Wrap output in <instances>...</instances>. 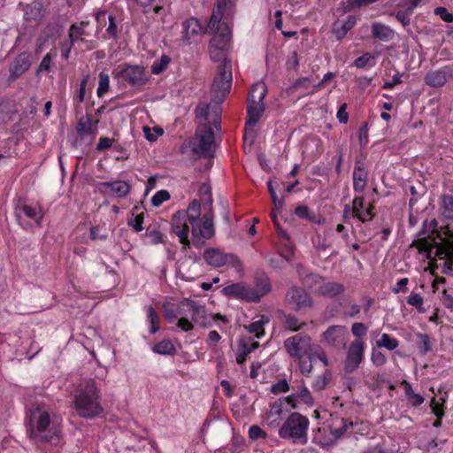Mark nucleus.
<instances>
[{
  "label": "nucleus",
  "instance_id": "nucleus-14",
  "mask_svg": "<svg viewBox=\"0 0 453 453\" xmlns=\"http://www.w3.org/2000/svg\"><path fill=\"white\" fill-rule=\"evenodd\" d=\"M323 335L326 344L335 349H345L349 341V332L344 326H330Z\"/></svg>",
  "mask_w": 453,
  "mask_h": 453
},
{
  "label": "nucleus",
  "instance_id": "nucleus-57",
  "mask_svg": "<svg viewBox=\"0 0 453 453\" xmlns=\"http://www.w3.org/2000/svg\"><path fill=\"white\" fill-rule=\"evenodd\" d=\"M407 303H408V304L415 307L418 310V311H419V312L425 311V309L423 307V303H424L423 298L419 294L411 293L407 297Z\"/></svg>",
  "mask_w": 453,
  "mask_h": 453
},
{
  "label": "nucleus",
  "instance_id": "nucleus-46",
  "mask_svg": "<svg viewBox=\"0 0 453 453\" xmlns=\"http://www.w3.org/2000/svg\"><path fill=\"white\" fill-rule=\"evenodd\" d=\"M441 211L444 218L453 219V196L443 195L441 198Z\"/></svg>",
  "mask_w": 453,
  "mask_h": 453
},
{
  "label": "nucleus",
  "instance_id": "nucleus-49",
  "mask_svg": "<svg viewBox=\"0 0 453 453\" xmlns=\"http://www.w3.org/2000/svg\"><path fill=\"white\" fill-rule=\"evenodd\" d=\"M172 59L167 55H162L160 58L156 59L151 65V73L153 74H159L166 70Z\"/></svg>",
  "mask_w": 453,
  "mask_h": 453
},
{
  "label": "nucleus",
  "instance_id": "nucleus-39",
  "mask_svg": "<svg viewBox=\"0 0 453 453\" xmlns=\"http://www.w3.org/2000/svg\"><path fill=\"white\" fill-rule=\"evenodd\" d=\"M376 55L365 52L362 56L356 58L352 64L358 69H369L376 65Z\"/></svg>",
  "mask_w": 453,
  "mask_h": 453
},
{
  "label": "nucleus",
  "instance_id": "nucleus-9",
  "mask_svg": "<svg viewBox=\"0 0 453 453\" xmlns=\"http://www.w3.org/2000/svg\"><path fill=\"white\" fill-rule=\"evenodd\" d=\"M284 348L291 357L303 358L312 351L311 338L305 333L296 334L284 341Z\"/></svg>",
  "mask_w": 453,
  "mask_h": 453
},
{
  "label": "nucleus",
  "instance_id": "nucleus-60",
  "mask_svg": "<svg viewBox=\"0 0 453 453\" xmlns=\"http://www.w3.org/2000/svg\"><path fill=\"white\" fill-rule=\"evenodd\" d=\"M299 360V368L303 375L308 376L311 371H312V359L311 357L309 355L308 357H305L303 358L298 359Z\"/></svg>",
  "mask_w": 453,
  "mask_h": 453
},
{
  "label": "nucleus",
  "instance_id": "nucleus-51",
  "mask_svg": "<svg viewBox=\"0 0 453 453\" xmlns=\"http://www.w3.org/2000/svg\"><path fill=\"white\" fill-rule=\"evenodd\" d=\"M341 306L342 308L343 314L349 318L357 317L361 311V307L358 304L352 303L348 300L342 303Z\"/></svg>",
  "mask_w": 453,
  "mask_h": 453
},
{
  "label": "nucleus",
  "instance_id": "nucleus-35",
  "mask_svg": "<svg viewBox=\"0 0 453 453\" xmlns=\"http://www.w3.org/2000/svg\"><path fill=\"white\" fill-rule=\"evenodd\" d=\"M147 318L146 322L149 324V331L151 334H155L160 329L159 316L152 305L145 306L144 308Z\"/></svg>",
  "mask_w": 453,
  "mask_h": 453
},
{
  "label": "nucleus",
  "instance_id": "nucleus-33",
  "mask_svg": "<svg viewBox=\"0 0 453 453\" xmlns=\"http://www.w3.org/2000/svg\"><path fill=\"white\" fill-rule=\"evenodd\" d=\"M200 210H201V205H200L199 201L193 200L189 203V205L188 207V211H185L188 214V219L189 225L192 227V230H191L192 234H197V229H196V225H197V220L199 219V217L201 214Z\"/></svg>",
  "mask_w": 453,
  "mask_h": 453
},
{
  "label": "nucleus",
  "instance_id": "nucleus-37",
  "mask_svg": "<svg viewBox=\"0 0 453 453\" xmlns=\"http://www.w3.org/2000/svg\"><path fill=\"white\" fill-rule=\"evenodd\" d=\"M320 295L327 297H334L345 291V287L338 282H326L319 288Z\"/></svg>",
  "mask_w": 453,
  "mask_h": 453
},
{
  "label": "nucleus",
  "instance_id": "nucleus-18",
  "mask_svg": "<svg viewBox=\"0 0 453 453\" xmlns=\"http://www.w3.org/2000/svg\"><path fill=\"white\" fill-rule=\"evenodd\" d=\"M31 66V54L27 51L20 52L9 66V81H15L21 77Z\"/></svg>",
  "mask_w": 453,
  "mask_h": 453
},
{
  "label": "nucleus",
  "instance_id": "nucleus-32",
  "mask_svg": "<svg viewBox=\"0 0 453 453\" xmlns=\"http://www.w3.org/2000/svg\"><path fill=\"white\" fill-rule=\"evenodd\" d=\"M401 386L404 390L405 397L407 398L409 403L412 407H418L424 403V396L421 395L420 394L415 393L414 390L412 389L411 384L409 381L403 380L401 382Z\"/></svg>",
  "mask_w": 453,
  "mask_h": 453
},
{
  "label": "nucleus",
  "instance_id": "nucleus-12",
  "mask_svg": "<svg viewBox=\"0 0 453 453\" xmlns=\"http://www.w3.org/2000/svg\"><path fill=\"white\" fill-rule=\"evenodd\" d=\"M93 35V29L90 26L89 20H81V22L73 23L68 29V37L73 41L78 42H81L88 44V49L91 50L97 46L95 40H90L88 37Z\"/></svg>",
  "mask_w": 453,
  "mask_h": 453
},
{
  "label": "nucleus",
  "instance_id": "nucleus-34",
  "mask_svg": "<svg viewBox=\"0 0 453 453\" xmlns=\"http://www.w3.org/2000/svg\"><path fill=\"white\" fill-rule=\"evenodd\" d=\"M265 111L264 103L249 101L247 105L248 119L247 124L255 125L261 118Z\"/></svg>",
  "mask_w": 453,
  "mask_h": 453
},
{
  "label": "nucleus",
  "instance_id": "nucleus-55",
  "mask_svg": "<svg viewBox=\"0 0 453 453\" xmlns=\"http://www.w3.org/2000/svg\"><path fill=\"white\" fill-rule=\"evenodd\" d=\"M289 389L290 387L287 380L281 379L271 386L270 391L273 395H280L282 393H287L288 391H289Z\"/></svg>",
  "mask_w": 453,
  "mask_h": 453
},
{
  "label": "nucleus",
  "instance_id": "nucleus-3",
  "mask_svg": "<svg viewBox=\"0 0 453 453\" xmlns=\"http://www.w3.org/2000/svg\"><path fill=\"white\" fill-rule=\"evenodd\" d=\"M233 2L231 0H217L212 14L207 24L208 34H213L210 41V48L225 50L231 39V29L223 19H228L233 15Z\"/></svg>",
  "mask_w": 453,
  "mask_h": 453
},
{
  "label": "nucleus",
  "instance_id": "nucleus-26",
  "mask_svg": "<svg viewBox=\"0 0 453 453\" xmlns=\"http://www.w3.org/2000/svg\"><path fill=\"white\" fill-rule=\"evenodd\" d=\"M98 122V119L94 120L90 115L81 118L76 126L78 135L83 138L86 135L96 134Z\"/></svg>",
  "mask_w": 453,
  "mask_h": 453
},
{
  "label": "nucleus",
  "instance_id": "nucleus-24",
  "mask_svg": "<svg viewBox=\"0 0 453 453\" xmlns=\"http://www.w3.org/2000/svg\"><path fill=\"white\" fill-rule=\"evenodd\" d=\"M288 409H282L275 401L270 404L269 411L265 414L264 422L270 428H280L282 414Z\"/></svg>",
  "mask_w": 453,
  "mask_h": 453
},
{
  "label": "nucleus",
  "instance_id": "nucleus-45",
  "mask_svg": "<svg viewBox=\"0 0 453 453\" xmlns=\"http://www.w3.org/2000/svg\"><path fill=\"white\" fill-rule=\"evenodd\" d=\"M378 348H385L388 350H394L399 346V341L388 334H382L380 340L376 342Z\"/></svg>",
  "mask_w": 453,
  "mask_h": 453
},
{
  "label": "nucleus",
  "instance_id": "nucleus-40",
  "mask_svg": "<svg viewBox=\"0 0 453 453\" xmlns=\"http://www.w3.org/2000/svg\"><path fill=\"white\" fill-rule=\"evenodd\" d=\"M267 93V88L264 82H257L252 85L249 93V101L263 103Z\"/></svg>",
  "mask_w": 453,
  "mask_h": 453
},
{
  "label": "nucleus",
  "instance_id": "nucleus-30",
  "mask_svg": "<svg viewBox=\"0 0 453 453\" xmlns=\"http://www.w3.org/2000/svg\"><path fill=\"white\" fill-rule=\"evenodd\" d=\"M102 186L110 189V191L117 197L127 196L131 189V186L127 182L119 180L103 182Z\"/></svg>",
  "mask_w": 453,
  "mask_h": 453
},
{
  "label": "nucleus",
  "instance_id": "nucleus-56",
  "mask_svg": "<svg viewBox=\"0 0 453 453\" xmlns=\"http://www.w3.org/2000/svg\"><path fill=\"white\" fill-rule=\"evenodd\" d=\"M108 238V233L101 226H93L90 227V239L105 241Z\"/></svg>",
  "mask_w": 453,
  "mask_h": 453
},
{
  "label": "nucleus",
  "instance_id": "nucleus-27",
  "mask_svg": "<svg viewBox=\"0 0 453 453\" xmlns=\"http://www.w3.org/2000/svg\"><path fill=\"white\" fill-rule=\"evenodd\" d=\"M258 347L259 343L250 338L241 341L236 352L237 364L243 365L246 362L247 357Z\"/></svg>",
  "mask_w": 453,
  "mask_h": 453
},
{
  "label": "nucleus",
  "instance_id": "nucleus-8",
  "mask_svg": "<svg viewBox=\"0 0 453 453\" xmlns=\"http://www.w3.org/2000/svg\"><path fill=\"white\" fill-rule=\"evenodd\" d=\"M179 312L180 315L189 316L191 320L203 327L211 326V314L207 313L206 307L197 302L184 298L179 305Z\"/></svg>",
  "mask_w": 453,
  "mask_h": 453
},
{
  "label": "nucleus",
  "instance_id": "nucleus-2",
  "mask_svg": "<svg viewBox=\"0 0 453 453\" xmlns=\"http://www.w3.org/2000/svg\"><path fill=\"white\" fill-rule=\"evenodd\" d=\"M101 383L95 379L81 382L73 394V408L80 418L93 419L104 412Z\"/></svg>",
  "mask_w": 453,
  "mask_h": 453
},
{
  "label": "nucleus",
  "instance_id": "nucleus-61",
  "mask_svg": "<svg viewBox=\"0 0 453 453\" xmlns=\"http://www.w3.org/2000/svg\"><path fill=\"white\" fill-rule=\"evenodd\" d=\"M367 330L368 327L362 322H356L351 326V334L356 337V339H361L366 334Z\"/></svg>",
  "mask_w": 453,
  "mask_h": 453
},
{
  "label": "nucleus",
  "instance_id": "nucleus-23",
  "mask_svg": "<svg viewBox=\"0 0 453 453\" xmlns=\"http://www.w3.org/2000/svg\"><path fill=\"white\" fill-rule=\"evenodd\" d=\"M352 179L355 193L362 194L367 186L368 173L360 161H357L355 164Z\"/></svg>",
  "mask_w": 453,
  "mask_h": 453
},
{
  "label": "nucleus",
  "instance_id": "nucleus-31",
  "mask_svg": "<svg viewBox=\"0 0 453 453\" xmlns=\"http://www.w3.org/2000/svg\"><path fill=\"white\" fill-rule=\"evenodd\" d=\"M372 35L381 42H389L394 38L395 31L388 26L376 22L372 25Z\"/></svg>",
  "mask_w": 453,
  "mask_h": 453
},
{
  "label": "nucleus",
  "instance_id": "nucleus-16",
  "mask_svg": "<svg viewBox=\"0 0 453 453\" xmlns=\"http://www.w3.org/2000/svg\"><path fill=\"white\" fill-rule=\"evenodd\" d=\"M287 303L296 311L311 307L312 300L302 288L292 287L286 295Z\"/></svg>",
  "mask_w": 453,
  "mask_h": 453
},
{
  "label": "nucleus",
  "instance_id": "nucleus-41",
  "mask_svg": "<svg viewBox=\"0 0 453 453\" xmlns=\"http://www.w3.org/2000/svg\"><path fill=\"white\" fill-rule=\"evenodd\" d=\"M269 317L261 315L258 319L250 323L247 328L257 338H261L265 334V325L269 323Z\"/></svg>",
  "mask_w": 453,
  "mask_h": 453
},
{
  "label": "nucleus",
  "instance_id": "nucleus-47",
  "mask_svg": "<svg viewBox=\"0 0 453 453\" xmlns=\"http://www.w3.org/2000/svg\"><path fill=\"white\" fill-rule=\"evenodd\" d=\"M305 326L304 322H299V319L292 314L285 315L283 326L286 330L297 332Z\"/></svg>",
  "mask_w": 453,
  "mask_h": 453
},
{
  "label": "nucleus",
  "instance_id": "nucleus-6",
  "mask_svg": "<svg viewBox=\"0 0 453 453\" xmlns=\"http://www.w3.org/2000/svg\"><path fill=\"white\" fill-rule=\"evenodd\" d=\"M113 77L134 88H141L148 83L150 77L142 65L125 63L112 72Z\"/></svg>",
  "mask_w": 453,
  "mask_h": 453
},
{
  "label": "nucleus",
  "instance_id": "nucleus-36",
  "mask_svg": "<svg viewBox=\"0 0 453 453\" xmlns=\"http://www.w3.org/2000/svg\"><path fill=\"white\" fill-rule=\"evenodd\" d=\"M356 22L357 19L355 16H348L346 20L340 26H334L333 28V34L335 35L337 40H342L346 36L348 32L354 27Z\"/></svg>",
  "mask_w": 453,
  "mask_h": 453
},
{
  "label": "nucleus",
  "instance_id": "nucleus-54",
  "mask_svg": "<svg viewBox=\"0 0 453 453\" xmlns=\"http://www.w3.org/2000/svg\"><path fill=\"white\" fill-rule=\"evenodd\" d=\"M249 437L252 441L265 440L267 438V433L259 426L253 425L249 428Z\"/></svg>",
  "mask_w": 453,
  "mask_h": 453
},
{
  "label": "nucleus",
  "instance_id": "nucleus-28",
  "mask_svg": "<svg viewBox=\"0 0 453 453\" xmlns=\"http://www.w3.org/2000/svg\"><path fill=\"white\" fill-rule=\"evenodd\" d=\"M226 254L218 249L210 248L204 250L203 258L211 266L221 267L226 265Z\"/></svg>",
  "mask_w": 453,
  "mask_h": 453
},
{
  "label": "nucleus",
  "instance_id": "nucleus-62",
  "mask_svg": "<svg viewBox=\"0 0 453 453\" xmlns=\"http://www.w3.org/2000/svg\"><path fill=\"white\" fill-rule=\"evenodd\" d=\"M295 214L303 219H308L312 221L314 219V215L311 213L310 209L307 205H298L295 209Z\"/></svg>",
  "mask_w": 453,
  "mask_h": 453
},
{
  "label": "nucleus",
  "instance_id": "nucleus-58",
  "mask_svg": "<svg viewBox=\"0 0 453 453\" xmlns=\"http://www.w3.org/2000/svg\"><path fill=\"white\" fill-rule=\"evenodd\" d=\"M170 194L167 190L161 189L152 196L151 203L155 207L160 206L164 202H166L170 199Z\"/></svg>",
  "mask_w": 453,
  "mask_h": 453
},
{
  "label": "nucleus",
  "instance_id": "nucleus-20",
  "mask_svg": "<svg viewBox=\"0 0 453 453\" xmlns=\"http://www.w3.org/2000/svg\"><path fill=\"white\" fill-rule=\"evenodd\" d=\"M208 31L207 26H203L198 19L191 17L182 23V40L186 44H189L194 36L207 34Z\"/></svg>",
  "mask_w": 453,
  "mask_h": 453
},
{
  "label": "nucleus",
  "instance_id": "nucleus-25",
  "mask_svg": "<svg viewBox=\"0 0 453 453\" xmlns=\"http://www.w3.org/2000/svg\"><path fill=\"white\" fill-rule=\"evenodd\" d=\"M253 291L258 296V303L261 298L272 291V283L268 275L264 272H258L254 277Z\"/></svg>",
  "mask_w": 453,
  "mask_h": 453
},
{
  "label": "nucleus",
  "instance_id": "nucleus-22",
  "mask_svg": "<svg viewBox=\"0 0 453 453\" xmlns=\"http://www.w3.org/2000/svg\"><path fill=\"white\" fill-rule=\"evenodd\" d=\"M197 229L196 234H192L193 242L196 244V239L200 237L203 239H210L214 235V224H213V213L211 211H208L203 214L201 220H197V225H196Z\"/></svg>",
  "mask_w": 453,
  "mask_h": 453
},
{
  "label": "nucleus",
  "instance_id": "nucleus-1",
  "mask_svg": "<svg viewBox=\"0 0 453 453\" xmlns=\"http://www.w3.org/2000/svg\"><path fill=\"white\" fill-rule=\"evenodd\" d=\"M27 434L35 444L59 442L61 428L56 417H51L45 406L38 405L32 409L28 416Z\"/></svg>",
  "mask_w": 453,
  "mask_h": 453
},
{
  "label": "nucleus",
  "instance_id": "nucleus-64",
  "mask_svg": "<svg viewBox=\"0 0 453 453\" xmlns=\"http://www.w3.org/2000/svg\"><path fill=\"white\" fill-rule=\"evenodd\" d=\"M286 67L288 70H297L299 67V56L297 51L294 50L288 54Z\"/></svg>",
  "mask_w": 453,
  "mask_h": 453
},
{
  "label": "nucleus",
  "instance_id": "nucleus-42",
  "mask_svg": "<svg viewBox=\"0 0 453 453\" xmlns=\"http://www.w3.org/2000/svg\"><path fill=\"white\" fill-rule=\"evenodd\" d=\"M295 395L296 396L298 403L305 404L308 407H311L314 404L313 397L305 386L294 388Z\"/></svg>",
  "mask_w": 453,
  "mask_h": 453
},
{
  "label": "nucleus",
  "instance_id": "nucleus-59",
  "mask_svg": "<svg viewBox=\"0 0 453 453\" xmlns=\"http://www.w3.org/2000/svg\"><path fill=\"white\" fill-rule=\"evenodd\" d=\"M387 357L385 354L376 349H372L371 361L375 366H382L387 363Z\"/></svg>",
  "mask_w": 453,
  "mask_h": 453
},
{
  "label": "nucleus",
  "instance_id": "nucleus-11",
  "mask_svg": "<svg viewBox=\"0 0 453 453\" xmlns=\"http://www.w3.org/2000/svg\"><path fill=\"white\" fill-rule=\"evenodd\" d=\"M365 342L362 339H355L349 346L344 361V371L347 373L355 372L365 358Z\"/></svg>",
  "mask_w": 453,
  "mask_h": 453
},
{
  "label": "nucleus",
  "instance_id": "nucleus-7",
  "mask_svg": "<svg viewBox=\"0 0 453 453\" xmlns=\"http://www.w3.org/2000/svg\"><path fill=\"white\" fill-rule=\"evenodd\" d=\"M233 81L232 62L225 58L218 66L217 73L213 79L211 91L215 97L223 101L229 94Z\"/></svg>",
  "mask_w": 453,
  "mask_h": 453
},
{
  "label": "nucleus",
  "instance_id": "nucleus-48",
  "mask_svg": "<svg viewBox=\"0 0 453 453\" xmlns=\"http://www.w3.org/2000/svg\"><path fill=\"white\" fill-rule=\"evenodd\" d=\"M41 9L42 5L38 2L27 4L25 9L24 19L27 21L38 19L41 16Z\"/></svg>",
  "mask_w": 453,
  "mask_h": 453
},
{
  "label": "nucleus",
  "instance_id": "nucleus-53",
  "mask_svg": "<svg viewBox=\"0 0 453 453\" xmlns=\"http://www.w3.org/2000/svg\"><path fill=\"white\" fill-rule=\"evenodd\" d=\"M437 265L434 263V260H431L429 262V269H430V273L434 276V279L432 282V288H433V292H436L438 290V285L439 284H444L446 282V279L442 276H438L436 274V269H437Z\"/></svg>",
  "mask_w": 453,
  "mask_h": 453
},
{
  "label": "nucleus",
  "instance_id": "nucleus-50",
  "mask_svg": "<svg viewBox=\"0 0 453 453\" xmlns=\"http://www.w3.org/2000/svg\"><path fill=\"white\" fill-rule=\"evenodd\" d=\"M110 88V76L105 72H101L99 73V81L98 88L96 90V94L98 97H102L109 91Z\"/></svg>",
  "mask_w": 453,
  "mask_h": 453
},
{
  "label": "nucleus",
  "instance_id": "nucleus-13",
  "mask_svg": "<svg viewBox=\"0 0 453 453\" xmlns=\"http://www.w3.org/2000/svg\"><path fill=\"white\" fill-rule=\"evenodd\" d=\"M222 293L229 297L248 303H258V296L253 291L252 286L245 282H238L226 286Z\"/></svg>",
  "mask_w": 453,
  "mask_h": 453
},
{
  "label": "nucleus",
  "instance_id": "nucleus-29",
  "mask_svg": "<svg viewBox=\"0 0 453 453\" xmlns=\"http://www.w3.org/2000/svg\"><path fill=\"white\" fill-rule=\"evenodd\" d=\"M19 210L28 219H31L37 226H42V219L44 216L43 210L41 206H31L28 204H22Z\"/></svg>",
  "mask_w": 453,
  "mask_h": 453
},
{
  "label": "nucleus",
  "instance_id": "nucleus-4",
  "mask_svg": "<svg viewBox=\"0 0 453 453\" xmlns=\"http://www.w3.org/2000/svg\"><path fill=\"white\" fill-rule=\"evenodd\" d=\"M447 238L437 244L434 241H429L427 238H418L414 240L411 247H416L419 253H426L428 259H432L433 250L435 249L434 255L438 259L444 260L442 273L449 274L453 266V233L447 232Z\"/></svg>",
  "mask_w": 453,
  "mask_h": 453
},
{
  "label": "nucleus",
  "instance_id": "nucleus-52",
  "mask_svg": "<svg viewBox=\"0 0 453 453\" xmlns=\"http://www.w3.org/2000/svg\"><path fill=\"white\" fill-rule=\"evenodd\" d=\"M282 409H296L298 405V402L296 396L295 395V392L288 396L280 397L275 401Z\"/></svg>",
  "mask_w": 453,
  "mask_h": 453
},
{
  "label": "nucleus",
  "instance_id": "nucleus-19",
  "mask_svg": "<svg viewBox=\"0 0 453 453\" xmlns=\"http://www.w3.org/2000/svg\"><path fill=\"white\" fill-rule=\"evenodd\" d=\"M453 75L451 66L445 65L438 70L429 71L424 77L425 83L432 88H441Z\"/></svg>",
  "mask_w": 453,
  "mask_h": 453
},
{
  "label": "nucleus",
  "instance_id": "nucleus-63",
  "mask_svg": "<svg viewBox=\"0 0 453 453\" xmlns=\"http://www.w3.org/2000/svg\"><path fill=\"white\" fill-rule=\"evenodd\" d=\"M51 62H52V54H51V51H50L42 58V59L37 68V73L50 72L51 69Z\"/></svg>",
  "mask_w": 453,
  "mask_h": 453
},
{
  "label": "nucleus",
  "instance_id": "nucleus-5",
  "mask_svg": "<svg viewBox=\"0 0 453 453\" xmlns=\"http://www.w3.org/2000/svg\"><path fill=\"white\" fill-rule=\"evenodd\" d=\"M310 420L299 412H292L279 428L280 438L293 444L305 445L308 442Z\"/></svg>",
  "mask_w": 453,
  "mask_h": 453
},
{
  "label": "nucleus",
  "instance_id": "nucleus-38",
  "mask_svg": "<svg viewBox=\"0 0 453 453\" xmlns=\"http://www.w3.org/2000/svg\"><path fill=\"white\" fill-rule=\"evenodd\" d=\"M139 211L140 208L134 206L131 211V217L127 219V225L132 226L136 233L143 229L144 212H139Z\"/></svg>",
  "mask_w": 453,
  "mask_h": 453
},
{
  "label": "nucleus",
  "instance_id": "nucleus-44",
  "mask_svg": "<svg viewBox=\"0 0 453 453\" xmlns=\"http://www.w3.org/2000/svg\"><path fill=\"white\" fill-rule=\"evenodd\" d=\"M153 352L160 355H173L176 351L173 343L167 339L162 340L152 347Z\"/></svg>",
  "mask_w": 453,
  "mask_h": 453
},
{
  "label": "nucleus",
  "instance_id": "nucleus-17",
  "mask_svg": "<svg viewBox=\"0 0 453 453\" xmlns=\"http://www.w3.org/2000/svg\"><path fill=\"white\" fill-rule=\"evenodd\" d=\"M364 206V196L359 195L355 196L352 201V216L362 223L371 221L375 216V204L373 202L369 203L365 211H363Z\"/></svg>",
  "mask_w": 453,
  "mask_h": 453
},
{
  "label": "nucleus",
  "instance_id": "nucleus-43",
  "mask_svg": "<svg viewBox=\"0 0 453 453\" xmlns=\"http://www.w3.org/2000/svg\"><path fill=\"white\" fill-rule=\"evenodd\" d=\"M146 244L155 245L165 242L164 234L157 228L149 226L144 234Z\"/></svg>",
  "mask_w": 453,
  "mask_h": 453
},
{
  "label": "nucleus",
  "instance_id": "nucleus-15",
  "mask_svg": "<svg viewBox=\"0 0 453 453\" xmlns=\"http://www.w3.org/2000/svg\"><path fill=\"white\" fill-rule=\"evenodd\" d=\"M189 222L185 211H178L172 219V230L179 237L180 242L185 246L189 245L188 233Z\"/></svg>",
  "mask_w": 453,
  "mask_h": 453
},
{
  "label": "nucleus",
  "instance_id": "nucleus-10",
  "mask_svg": "<svg viewBox=\"0 0 453 453\" xmlns=\"http://www.w3.org/2000/svg\"><path fill=\"white\" fill-rule=\"evenodd\" d=\"M196 138L198 144L195 145L193 151L203 157H211L213 156L212 144L214 142V131L211 124L200 125L196 132Z\"/></svg>",
  "mask_w": 453,
  "mask_h": 453
},
{
  "label": "nucleus",
  "instance_id": "nucleus-21",
  "mask_svg": "<svg viewBox=\"0 0 453 453\" xmlns=\"http://www.w3.org/2000/svg\"><path fill=\"white\" fill-rule=\"evenodd\" d=\"M355 426V423L348 418L337 415H331L328 421V429L335 440L340 439Z\"/></svg>",
  "mask_w": 453,
  "mask_h": 453
}]
</instances>
